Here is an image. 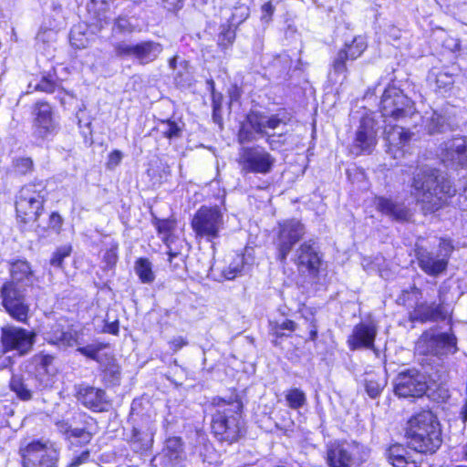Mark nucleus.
Segmentation results:
<instances>
[{
	"instance_id": "obj_40",
	"label": "nucleus",
	"mask_w": 467,
	"mask_h": 467,
	"mask_svg": "<svg viewBox=\"0 0 467 467\" xmlns=\"http://www.w3.org/2000/svg\"><path fill=\"white\" fill-rule=\"evenodd\" d=\"M367 42L361 36L354 37L351 43H346L341 51L348 53V58L353 61L359 57L367 49Z\"/></svg>"
},
{
	"instance_id": "obj_8",
	"label": "nucleus",
	"mask_w": 467,
	"mask_h": 467,
	"mask_svg": "<svg viewBox=\"0 0 467 467\" xmlns=\"http://www.w3.org/2000/svg\"><path fill=\"white\" fill-rule=\"evenodd\" d=\"M379 109V119H393L396 121H403L416 113L412 99L395 85H389L384 89Z\"/></svg>"
},
{
	"instance_id": "obj_31",
	"label": "nucleus",
	"mask_w": 467,
	"mask_h": 467,
	"mask_svg": "<svg viewBox=\"0 0 467 467\" xmlns=\"http://www.w3.org/2000/svg\"><path fill=\"white\" fill-rule=\"evenodd\" d=\"M2 303L11 317L25 321L27 317L28 305L25 302L23 294H1Z\"/></svg>"
},
{
	"instance_id": "obj_43",
	"label": "nucleus",
	"mask_w": 467,
	"mask_h": 467,
	"mask_svg": "<svg viewBox=\"0 0 467 467\" xmlns=\"http://www.w3.org/2000/svg\"><path fill=\"white\" fill-rule=\"evenodd\" d=\"M350 60L348 53L339 49L332 60V70L335 75L342 76L343 80L348 77L347 61Z\"/></svg>"
},
{
	"instance_id": "obj_16",
	"label": "nucleus",
	"mask_w": 467,
	"mask_h": 467,
	"mask_svg": "<svg viewBox=\"0 0 467 467\" xmlns=\"http://www.w3.org/2000/svg\"><path fill=\"white\" fill-rule=\"evenodd\" d=\"M379 122L374 113L367 114L361 119L352 144L355 154L372 152L377 144L378 130L381 128Z\"/></svg>"
},
{
	"instance_id": "obj_24",
	"label": "nucleus",
	"mask_w": 467,
	"mask_h": 467,
	"mask_svg": "<svg viewBox=\"0 0 467 467\" xmlns=\"http://www.w3.org/2000/svg\"><path fill=\"white\" fill-rule=\"evenodd\" d=\"M76 398L84 407L96 412L107 410L109 405L105 390L86 384L76 387Z\"/></svg>"
},
{
	"instance_id": "obj_63",
	"label": "nucleus",
	"mask_w": 467,
	"mask_h": 467,
	"mask_svg": "<svg viewBox=\"0 0 467 467\" xmlns=\"http://www.w3.org/2000/svg\"><path fill=\"white\" fill-rule=\"evenodd\" d=\"M164 8L169 11L181 9L182 6V0H160Z\"/></svg>"
},
{
	"instance_id": "obj_10",
	"label": "nucleus",
	"mask_w": 467,
	"mask_h": 467,
	"mask_svg": "<svg viewBox=\"0 0 467 467\" xmlns=\"http://www.w3.org/2000/svg\"><path fill=\"white\" fill-rule=\"evenodd\" d=\"M192 227L197 237L211 242L219 237L223 228V214L218 206H202L192 219Z\"/></svg>"
},
{
	"instance_id": "obj_51",
	"label": "nucleus",
	"mask_w": 467,
	"mask_h": 467,
	"mask_svg": "<svg viewBox=\"0 0 467 467\" xmlns=\"http://www.w3.org/2000/svg\"><path fill=\"white\" fill-rule=\"evenodd\" d=\"M169 262L170 266L172 270H183L185 268V261H184V255L181 252H176L171 249V247L169 245Z\"/></svg>"
},
{
	"instance_id": "obj_52",
	"label": "nucleus",
	"mask_w": 467,
	"mask_h": 467,
	"mask_svg": "<svg viewBox=\"0 0 467 467\" xmlns=\"http://www.w3.org/2000/svg\"><path fill=\"white\" fill-rule=\"evenodd\" d=\"M71 253V246L64 245L58 247L52 254L50 258V265L54 267H60L62 265L63 260L69 256Z\"/></svg>"
},
{
	"instance_id": "obj_57",
	"label": "nucleus",
	"mask_w": 467,
	"mask_h": 467,
	"mask_svg": "<svg viewBox=\"0 0 467 467\" xmlns=\"http://www.w3.org/2000/svg\"><path fill=\"white\" fill-rule=\"evenodd\" d=\"M453 82L452 76L447 73H441L436 75V84L438 88H447Z\"/></svg>"
},
{
	"instance_id": "obj_47",
	"label": "nucleus",
	"mask_w": 467,
	"mask_h": 467,
	"mask_svg": "<svg viewBox=\"0 0 467 467\" xmlns=\"http://www.w3.org/2000/svg\"><path fill=\"white\" fill-rule=\"evenodd\" d=\"M78 351L82 354L83 356L95 360L99 363H101V356L99 352L106 347L102 343H95V344H89L87 346H81L78 345Z\"/></svg>"
},
{
	"instance_id": "obj_44",
	"label": "nucleus",
	"mask_w": 467,
	"mask_h": 467,
	"mask_svg": "<svg viewBox=\"0 0 467 467\" xmlns=\"http://www.w3.org/2000/svg\"><path fill=\"white\" fill-rule=\"evenodd\" d=\"M85 25H77L72 27L69 39L72 46L77 48H85L88 45V37L86 34Z\"/></svg>"
},
{
	"instance_id": "obj_20",
	"label": "nucleus",
	"mask_w": 467,
	"mask_h": 467,
	"mask_svg": "<svg viewBox=\"0 0 467 467\" xmlns=\"http://www.w3.org/2000/svg\"><path fill=\"white\" fill-rule=\"evenodd\" d=\"M36 335L32 331L16 327L2 328L1 342L4 352L16 351L19 356L27 354L34 343Z\"/></svg>"
},
{
	"instance_id": "obj_15",
	"label": "nucleus",
	"mask_w": 467,
	"mask_h": 467,
	"mask_svg": "<svg viewBox=\"0 0 467 467\" xmlns=\"http://www.w3.org/2000/svg\"><path fill=\"white\" fill-rule=\"evenodd\" d=\"M22 458L24 467H57L58 451L52 444L34 441L24 449Z\"/></svg>"
},
{
	"instance_id": "obj_21",
	"label": "nucleus",
	"mask_w": 467,
	"mask_h": 467,
	"mask_svg": "<svg viewBox=\"0 0 467 467\" xmlns=\"http://www.w3.org/2000/svg\"><path fill=\"white\" fill-rule=\"evenodd\" d=\"M35 119L33 135L45 140L56 133L57 124L53 118L51 106L43 101L36 102L34 108Z\"/></svg>"
},
{
	"instance_id": "obj_58",
	"label": "nucleus",
	"mask_w": 467,
	"mask_h": 467,
	"mask_svg": "<svg viewBox=\"0 0 467 467\" xmlns=\"http://www.w3.org/2000/svg\"><path fill=\"white\" fill-rule=\"evenodd\" d=\"M89 455L88 450L83 451L79 455L73 457L67 467H78L88 460Z\"/></svg>"
},
{
	"instance_id": "obj_54",
	"label": "nucleus",
	"mask_w": 467,
	"mask_h": 467,
	"mask_svg": "<svg viewBox=\"0 0 467 467\" xmlns=\"http://www.w3.org/2000/svg\"><path fill=\"white\" fill-rule=\"evenodd\" d=\"M273 329L275 331L277 335L285 336V333H281L283 330H287L288 332H293L296 328V324L290 319H284L282 321H275L271 323Z\"/></svg>"
},
{
	"instance_id": "obj_35",
	"label": "nucleus",
	"mask_w": 467,
	"mask_h": 467,
	"mask_svg": "<svg viewBox=\"0 0 467 467\" xmlns=\"http://www.w3.org/2000/svg\"><path fill=\"white\" fill-rule=\"evenodd\" d=\"M162 453L167 463L171 465L180 463L183 454L182 440L178 437L169 438Z\"/></svg>"
},
{
	"instance_id": "obj_64",
	"label": "nucleus",
	"mask_w": 467,
	"mask_h": 467,
	"mask_svg": "<svg viewBox=\"0 0 467 467\" xmlns=\"http://www.w3.org/2000/svg\"><path fill=\"white\" fill-rule=\"evenodd\" d=\"M439 247L441 252L442 253V256L444 258H448L449 254L452 251V245L451 244V242L445 239H441Z\"/></svg>"
},
{
	"instance_id": "obj_5",
	"label": "nucleus",
	"mask_w": 467,
	"mask_h": 467,
	"mask_svg": "<svg viewBox=\"0 0 467 467\" xmlns=\"http://www.w3.org/2000/svg\"><path fill=\"white\" fill-rule=\"evenodd\" d=\"M396 301L411 309V322L426 324L448 320L451 324L453 306L446 301L445 294H438L434 298H423L422 294H400Z\"/></svg>"
},
{
	"instance_id": "obj_2",
	"label": "nucleus",
	"mask_w": 467,
	"mask_h": 467,
	"mask_svg": "<svg viewBox=\"0 0 467 467\" xmlns=\"http://www.w3.org/2000/svg\"><path fill=\"white\" fill-rule=\"evenodd\" d=\"M410 186L411 195L424 213L438 211L456 193L451 181L440 170L429 166L415 170Z\"/></svg>"
},
{
	"instance_id": "obj_62",
	"label": "nucleus",
	"mask_w": 467,
	"mask_h": 467,
	"mask_svg": "<svg viewBox=\"0 0 467 467\" xmlns=\"http://www.w3.org/2000/svg\"><path fill=\"white\" fill-rule=\"evenodd\" d=\"M443 47L451 52H456L460 49L461 43L458 38L447 37L443 42Z\"/></svg>"
},
{
	"instance_id": "obj_46",
	"label": "nucleus",
	"mask_w": 467,
	"mask_h": 467,
	"mask_svg": "<svg viewBox=\"0 0 467 467\" xmlns=\"http://www.w3.org/2000/svg\"><path fill=\"white\" fill-rule=\"evenodd\" d=\"M285 400L291 409L298 410L306 404V396L303 390L294 388L286 392Z\"/></svg>"
},
{
	"instance_id": "obj_61",
	"label": "nucleus",
	"mask_w": 467,
	"mask_h": 467,
	"mask_svg": "<svg viewBox=\"0 0 467 467\" xmlns=\"http://www.w3.org/2000/svg\"><path fill=\"white\" fill-rule=\"evenodd\" d=\"M170 348L173 352H177L182 348L188 345V341L183 337H176L170 340L169 342Z\"/></svg>"
},
{
	"instance_id": "obj_53",
	"label": "nucleus",
	"mask_w": 467,
	"mask_h": 467,
	"mask_svg": "<svg viewBox=\"0 0 467 467\" xmlns=\"http://www.w3.org/2000/svg\"><path fill=\"white\" fill-rule=\"evenodd\" d=\"M118 244L114 243L105 251L102 259L105 267L112 269L116 265L118 261Z\"/></svg>"
},
{
	"instance_id": "obj_26",
	"label": "nucleus",
	"mask_w": 467,
	"mask_h": 467,
	"mask_svg": "<svg viewBox=\"0 0 467 467\" xmlns=\"http://www.w3.org/2000/svg\"><path fill=\"white\" fill-rule=\"evenodd\" d=\"M375 204L377 210L382 214L398 222L409 221L412 215L404 202H399L389 198L379 197L376 199Z\"/></svg>"
},
{
	"instance_id": "obj_36",
	"label": "nucleus",
	"mask_w": 467,
	"mask_h": 467,
	"mask_svg": "<svg viewBox=\"0 0 467 467\" xmlns=\"http://www.w3.org/2000/svg\"><path fill=\"white\" fill-rule=\"evenodd\" d=\"M184 122L181 119H161L158 125V130L163 135V137L170 140L179 139L182 136L184 129Z\"/></svg>"
},
{
	"instance_id": "obj_4",
	"label": "nucleus",
	"mask_w": 467,
	"mask_h": 467,
	"mask_svg": "<svg viewBox=\"0 0 467 467\" xmlns=\"http://www.w3.org/2000/svg\"><path fill=\"white\" fill-rule=\"evenodd\" d=\"M406 439L410 451L421 454L434 453L442 442L437 418L430 410L413 415L408 421Z\"/></svg>"
},
{
	"instance_id": "obj_1",
	"label": "nucleus",
	"mask_w": 467,
	"mask_h": 467,
	"mask_svg": "<svg viewBox=\"0 0 467 467\" xmlns=\"http://www.w3.org/2000/svg\"><path fill=\"white\" fill-rule=\"evenodd\" d=\"M290 121V116L285 111L267 115L258 110H251L241 122L237 140L240 144L265 140L271 150L283 148L288 139V131L283 130Z\"/></svg>"
},
{
	"instance_id": "obj_14",
	"label": "nucleus",
	"mask_w": 467,
	"mask_h": 467,
	"mask_svg": "<svg viewBox=\"0 0 467 467\" xmlns=\"http://www.w3.org/2000/svg\"><path fill=\"white\" fill-rule=\"evenodd\" d=\"M82 336L83 330L74 329L65 317H60L43 327L44 339L49 344L60 347L82 345Z\"/></svg>"
},
{
	"instance_id": "obj_55",
	"label": "nucleus",
	"mask_w": 467,
	"mask_h": 467,
	"mask_svg": "<svg viewBox=\"0 0 467 467\" xmlns=\"http://www.w3.org/2000/svg\"><path fill=\"white\" fill-rule=\"evenodd\" d=\"M235 38V32L230 27L224 29L218 37V45L222 49L228 48Z\"/></svg>"
},
{
	"instance_id": "obj_29",
	"label": "nucleus",
	"mask_w": 467,
	"mask_h": 467,
	"mask_svg": "<svg viewBox=\"0 0 467 467\" xmlns=\"http://www.w3.org/2000/svg\"><path fill=\"white\" fill-rule=\"evenodd\" d=\"M409 446L396 443L389 447L387 451L388 461L394 467H417L418 460L415 455L418 452L410 451Z\"/></svg>"
},
{
	"instance_id": "obj_7",
	"label": "nucleus",
	"mask_w": 467,
	"mask_h": 467,
	"mask_svg": "<svg viewBox=\"0 0 467 467\" xmlns=\"http://www.w3.org/2000/svg\"><path fill=\"white\" fill-rule=\"evenodd\" d=\"M242 404L237 401L220 400L212 419V431L220 441L229 444L238 441L242 434Z\"/></svg>"
},
{
	"instance_id": "obj_23",
	"label": "nucleus",
	"mask_w": 467,
	"mask_h": 467,
	"mask_svg": "<svg viewBox=\"0 0 467 467\" xmlns=\"http://www.w3.org/2000/svg\"><path fill=\"white\" fill-rule=\"evenodd\" d=\"M378 334V326L372 319L361 321L357 324L348 338L351 350L359 348H372Z\"/></svg>"
},
{
	"instance_id": "obj_6",
	"label": "nucleus",
	"mask_w": 467,
	"mask_h": 467,
	"mask_svg": "<svg viewBox=\"0 0 467 467\" xmlns=\"http://www.w3.org/2000/svg\"><path fill=\"white\" fill-rule=\"evenodd\" d=\"M47 197V183L42 180L23 185L16 192L15 200L17 221L24 224L37 222L44 212Z\"/></svg>"
},
{
	"instance_id": "obj_30",
	"label": "nucleus",
	"mask_w": 467,
	"mask_h": 467,
	"mask_svg": "<svg viewBox=\"0 0 467 467\" xmlns=\"http://www.w3.org/2000/svg\"><path fill=\"white\" fill-rule=\"evenodd\" d=\"M459 127L454 118L451 115L434 111L427 119L425 130L428 134L435 135L453 131Z\"/></svg>"
},
{
	"instance_id": "obj_41",
	"label": "nucleus",
	"mask_w": 467,
	"mask_h": 467,
	"mask_svg": "<svg viewBox=\"0 0 467 467\" xmlns=\"http://www.w3.org/2000/svg\"><path fill=\"white\" fill-rule=\"evenodd\" d=\"M385 387V380L376 375L368 374L365 379L366 392L371 399L379 397Z\"/></svg>"
},
{
	"instance_id": "obj_34",
	"label": "nucleus",
	"mask_w": 467,
	"mask_h": 467,
	"mask_svg": "<svg viewBox=\"0 0 467 467\" xmlns=\"http://www.w3.org/2000/svg\"><path fill=\"white\" fill-rule=\"evenodd\" d=\"M154 430L148 427L145 430L133 427L130 442L135 452H142L150 450L153 442Z\"/></svg>"
},
{
	"instance_id": "obj_12",
	"label": "nucleus",
	"mask_w": 467,
	"mask_h": 467,
	"mask_svg": "<svg viewBox=\"0 0 467 467\" xmlns=\"http://www.w3.org/2000/svg\"><path fill=\"white\" fill-rule=\"evenodd\" d=\"M113 47L117 57L132 58L140 65L152 63L163 50L162 45L153 40L140 41L136 44L121 41L115 43Z\"/></svg>"
},
{
	"instance_id": "obj_17",
	"label": "nucleus",
	"mask_w": 467,
	"mask_h": 467,
	"mask_svg": "<svg viewBox=\"0 0 467 467\" xmlns=\"http://www.w3.org/2000/svg\"><path fill=\"white\" fill-rule=\"evenodd\" d=\"M294 261L301 274L316 277L323 264V254L316 241L309 239L296 249Z\"/></svg>"
},
{
	"instance_id": "obj_50",
	"label": "nucleus",
	"mask_w": 467,
	"mask_h": 467,
	"mask_svg": "<svg viewBox=\"0 0 467 467\" xmlns=\"http://www.w3.org/2000/svg\"><path fill=\"white\" fill-rule=\"evenodd\" d=\"M104 379L107 382L116 385L120 378V368L113 358L103 368Z\"/></svg>"
},
{
	"instance_id": "obj_32",
	"label": "nucleus",
	"mask_w": 467,
	"mask_h": 467,
	"mask_svg": "<svg viewBox=\"0 0 467 467\" xmlns=\"http://www.w3.org/2000/svg\"><path fill=\"white\" fill-rule=\"evenodd\" d=\"M348 451L345 441L330 444L327 451V465L329 467H351Z\"/></svg>"
},
{
	"instance_id": "obj_60",
	"label": "nucleus",
	"mask_w": 467,
	"mask_h": 467,
	"mask_svg": "<svg viewBox=\"0 0 467 467\" xmlns=\"http://www.w3.org/2000/svg\"><path fill=\"white\" fill-rule=\"evenodd\" d=\"M114 29L122 33V32H126V31H130L131 26L127 18L119 17L115 20Z\"/></svg>"
},
{
	"instance_id": "obj_37",
	"label": "nucleus",
	"mask_w": 467,
	"mask_h": 467,
	"mask_svg": "<svg viewBox=\"0 0 467 467\" xmlns=\"http://www.w3.org/2000/svg\"><path fill=\"white\" fill-rule=\"evenodd\" d=\"M179 57L174 56L169 60V67L173 70L174 79L177 85L183 86L189 81V62L184 59L179 61Z\"/></svg>"
},
{
	"instance_id": "obj_18",
	"label": "nucleus",
	"mask_w": 467,
	"mask_h": 467,
	"mask_svg": "<svg viewBox=\"0 0 467 467\" xmlns=\"http://www.w3.org/2000/svg\"><path fill=\"white\" fill-rule=\"evenodd\" d=\"M10 282H5L0 292H23L27 288H35L36 278L29 263L17 259L9 263Z\"/></svg>"
},
{
	"instance_id": "obj_45",
	"label": "nucleus",
	"mask_w": 467,
	"mask_h": 467,
	"mask_svg": "<svg viewBox=\"0 0 467 467\" xmlns=\"http://www.w3.org/2000/svg\"><path fill=\"white\" fill-rule=\"evenodd\" d=\"M246 263L244 254H236L233 262L229 265L228 269L223 272L226 279L233 280L238 275L245 271Z\"/></svg>"
},
{
	"instance_id": "obj_25",
	"label": "nucleus",
	"mask_w": 467,
	"mask_h": 467,
	"mask_svg": "<svg viewBox=\"0 0 467 467\" xmlns=\"http://www.w3.org/2000/svg\"><path fill=\"white\" fill-rule=\"evenodd\" d=\"M415 252L419 265L426 274L437 275L446 269L448 265L447 258L434 255L433 253L421 246H418Z\"/></svg>"
},
{
	"instance_id": "obj_22",
	"label": "nucleus",
	"mask_w": 467,
	"mask_h": 467,
	"mask_svg": "<svg viewBox=\"0 0 467 467\" xmlns=\"http://www.w3.org/2000/svg\"><path fill=\"white\" fill-rule=\"evenodd\" d=\"M441 158L447 167L467 168V137H456L446 141Z\"/></svg>"
},
{
	"instance_id": "obj_27",
	"label": "nucleus",
	"mask_w": 467,
	"mask_h": 467,
	"mask_svg": "<svg viewBox=\"0 0 467 467\" xmlns=\"http://www.w3.org/2000/svg\"><path fill=\"white\" fill-rule=\"evenodd\" d=\"M9 386L16 397L24 401L30 400L34 392L43 389L26 371L21 375H13Z\"/></svg>"
},
{
	"instance_id": "obj_38",
	"label": "nucleus",
	"mask_w": 467,
	"mask_h": 467,
	"mask_svg": "<svg viewBox=\"0 0 467 467\" xmlns=\"http://www.w3.org/2000/svg\"><path fill=\"white\" fill-rule=\"evenodd\" d=\"M345 442L352 465H359L368 459L369 450L368 447L355 441Z\"/></svg>"
},
{
	"instance_id": "obj_33",
	"label": "nucleus",
	"mask_w": 467,
	"mask_h": 467,
	"mask_svg": "<svg viewBox=\"0 0 467 467\" xmlns=\"http://www.w3.org/2000/svg\"><path fill=\"white\" fill-rule=\"evenodd\" d=\"M57 427L71 445H85L91 441V433L83 428H72L66 421L57 422Z\"/></svg>"
},
{
	"instance_id": "obj_13",
	"label": "nucleus",
	"mask_w": 467,
	"mask_h": 467,
	"mask_svg": "<svg viewBox=\"0 0 467 467\" xmlns=\"http://www.w3.org/2000/svg\"><path fill=\"white\" fill-rule=\"evenodd\" d=\"M429 388L425 373L414 368L400 372L394 379V392L401 398H420Z\"/></svg>"
},
{
	"instance_id": "obj_56",
	"label": "nucleus",
	"mask_w": 467,
	"mask_h": 467,
	"mask_svg": "<svg viewBox=\"0 0 467 467\" xmlns=\"http://www.w3.org/2000/svg\"><path fill=\"white\" fill-rule=\"evenodd\" d=\"M63 224V219L61 215L56 212H53L49 215L48 227L55 231L56 233H59Z\"/></svg>"
},
{
	"instance_id": "obj_48",
	"label": "nucleus",
	"mask_w": 467,
	"mask_h": 467,
	"mask_svg": "<svg viewBox=\"0 0 467 467\" xmlns=\"http://www.w3.org/2000/svg\"><path fill=\"white\" fill-rule=\"evenodd\" d=\"M57 87L58 84L56 80L55 75L48 72L42 76L40 81L35 85L34 89L46 93H53L56 91Z\"/></svg>"
},
{
	"instance_id": "obj_9",
	"label": "nucleus",
	"mask_w": 467,
	"mask_h": 467,
	"mask_svg": "<svg viewBox=\"0 0 467 467\" xmlns=\"http://www.w3.org/2000/svg\"><path fill=\"white\" fill-rule=\"evenodd\" d=\"M237 162L244 174L266 175L272 172L275 158L259 145L244 146L239 150Z\"/></svg>"
},
{
	"instance_id": "obj_28",
	"label": "nucleus",
	"mask_w": 467,
	"mask_h": 467,
	"mask_svg": "<svg viewBox=\"0 0 467 467\" xmlns=\"http://www.w3.org/2000/svg\"><path fill=\"white\" fill-rule=\"evenodd\" d=\"M380 121L383 123L384 140L390 146L400 148L410 140V130L399 124H394L393 119H381Z\"/></svg>"
},
{
	"instance_id": "obj_11",
	"label": "nucleus",
	"mask_w": 467,
	"mask_h": 467,
	"mask_svg": "<svg viewBox=\"0 0 467 467\" xmlns=\"http://www.w3.org/2000/svg\"><path fill=\"white\" fill-rule=\"evenodd\" d=\"M306 234L305 226L296 219L285 220L278 223L276 238L275 245L276 248V259L283 265L286 263V259L294 245Z\"/></svg>"
},
{
	"instance_id": "obj_19",
	"label": "nucleus",
	"mask_w": 467,
	"mask_h": 467,
	"mask_svg": "<svg viewBox=\"0 0 467 467\" xmlns=\"http://www.w3.org/2000/svg\"><path fill=\"white\" fill-rule=\"evenodd\" d=\"M54 357L49 354H36L26 365V372L30 375L43 389L51 388L54 383L56 368Z\"/></svg>"
},
{
	"instance_id": "obj_42",
	"label": "nucleus",
	"mask_w": 467,
	"mask_h": 467,
	"mask_svg": "<svg viewBox=\"0 0 467 467\" xmlns=\"http://www.w3.org/2000/svg\"><path fill=\"white\" fill-rule=\"evenodd\" d=\"M152 224L156 227L159 234H164L163 240L167 246L170 245V234L176 226V222L173 219H160L152 215Z\"/></svg>"
},
{
	"instance_id": "obj_59",
	"label": "nucleus",
	"mask_w": 467,
	"mask_h": 467,
	"mask_svg": "<svg viewBox=\"0 0 467 467\" xmlns=\"http://www.w3.org/2000/svg\"><path fill=\"white\" fill-rule=\"evenodd\" d=\"M122 160L121 151L115 150L109 155L107 166L109 169H113L118 166Z\"/></svg>"
},
{
	"instance_id": "obj_49",
	"label": "nucleus",
	"mask_w": 467,
	"mask_h": 467,
	"mask_svg": "<svg viewBox=\"0 0 467 467\" xmlns=\"http://www.w3.org/2000/svg\"><path fill=\"white\" fill-rule=\"evenodd\" d=\"M14 171L18 175H27L34 171L33 160L29 157L16 158L13 161Z\"/></svg>"
},
{
	"instance_id": "obj_3",
	"label": "nucleus",
	"mask_w": 467,
	"mask_h": 467,
	"mask_svg": "<svg viewBox=\"0 0 467 467\" xmlns=\"http://www.w3.org/2000/svg\"><path fill=\"white\" fill-rule=\"evenodd\" d=\"M459 350L458 338L450 325L448 331L441 332L436 328L425 330L415 344V352L420 356L434 358L440 368H437V378L432 379L439 384L448 381V364L445 360L449 356L454 355Z\"/></svg>"
},
{
	"instance_id": "obj_39",
	"label": "nucleus",
	"mask_w": 467,
	"mask_h": 467,
	"mask_svg": "<svg viewBox=\"0 0 467 467\" xmlns=\"http://www.w3.org/2000/svg\"><path fill=\"white\" fill-rule=\"evenodd\" d=\"M136 275L142 283H151L154 280L152 264L149 259L140 257L137 259L134 265Z\"/></svg>"
}]
</instances>
